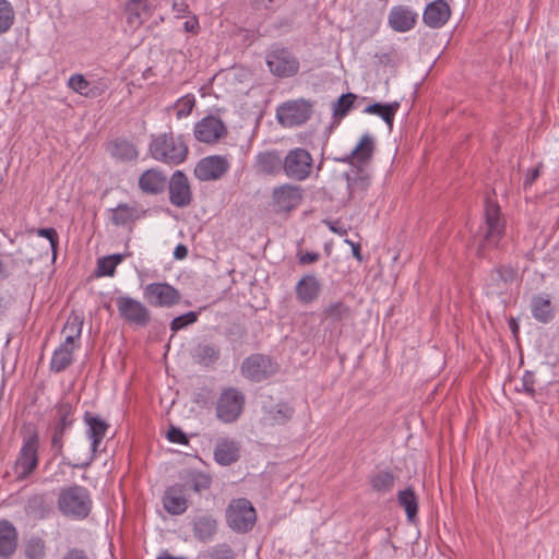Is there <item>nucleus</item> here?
Wrapping results in <instances>:
<instances>
[{
  "mask_svg": "<svg viewBox=\"0 0 559 559\" xmlns=\"http://www.w3.org/2000/svg\"><path fill=\"white\" fill-rule=\"evenodd\" d=\"M374 152V139L370 134H364L356 147L335 160L349 163L355 168L345 174L347 188L350 195L366 191L370 185L369 174L365 166L371 160Z\"/></svg>",
  "mask_w": 559,
  "mask_h": 559,
  "instance_id": "f257e3e1",
  "label": "nucleus"
},
{
  "mask_svg": "<svg viewBox=\"0 0 559 559\" xmlns=\"http://www.w3.org/2000/svg\"><path fill=\"white\" fill-rule=\"evenodd\" d=\"M506 231V222L501 216L497 202L486 199L484 224L473 235V245L478 257H485L486 252L496 248Z\"/></svg>",
  "mask_w": 559,
  "mask_h": 559,
  "instance_id": "f03ea898",
  "label": "nucleus"
},
{
  "mask_svg": "<svg viewBox=\"0 0 559 559\" xmlns=\"http://www.w3.org/2000/svg\"><path fill=\"white\" fill-rule=\"evenodd\" d=\"M150 153L156 160L168 165H179L187 158L188 145L181 136L163 133L152 140Z\"/></svg>",
  "mask_w": 559,
  "mask_h": 559,
  "instance_id": "7ed1b4c3",
  "label": "nucleus"
},
{
  "mask_svg": "<svg viewBox=\"0 0 559 559\" xmlns=\"http://www.w3.org/2000/svg\"><path fill=\"white\" fill-rule=\"evenodd\" d=\"M58 508L64 516L75 520L87 518L92 509L87 489L79 485L62 488L58 497Z\"/></svg>",
  "mask_w": 559,
  "mask_h": 559,
  "instance_id": "20e7f679",
  "label": "nucleus"
},
{
  "mask_svg": "<svg viewBox=\"0 0 559 559\" xmlns=\"http://www.w3.org/2000/svg\"><path fill=\"white\" fill-rule=\"evenodd\" d=\"M283 174L292 180L304 181L308 179L312 173L313 158L311 154L302 148L295 147L283 156Z\"/></svg>",
  "mask_w": 559,
  "mask_h": 559,
  "instance_id": "39448f33",
  "label": "nucleus"
},
{
  "mask_svg": "<svg viewBox=\"0 0 559 559\" xmlns=\"http://www.w3.org/2000/svg\"><path fill=\"white\" fill-rule=\"evenodd\" d=\"M226 519L230 528L239 533L250 531L255 523V510L245 498L233 500L227 510Z\"/></svg>",
  "mask_w": 559,
  "mask_h": 559,
  "instance_id": "423d86ee",
  "label": "nucleus"
},
{
  "mask_svg": "<svg viewBox=\"0 0 559 559\" xmlns=\"http://www.w3.org/2000/svg\"><path fill=\"white\" fill-rule=\"evenodd\" d=\"M245 403L243 393L236 388L223 390L216 402L217 418L225 424L236 421L242 414Z\"/></svg>",
  "mask_w": 559,
  "mask_h": 559,
  "instance_id": "0eeeda50",
  "label": "nucleus"
},
{
  "mask_svg": "<svg viewBox=\"0 0 559 559\" xmlns=\"http://www.w3.org/2000/svg\"><path fill=\"white\" fill-rule=\"evenodd\" d=\"M121 319L138 328H145L151 322L152 316L147 307L130 296H119L115 299Z\"/></svg>",
  "mask_w": 559,
  "mask_h": 559,
  "instance_id": "6e6552de",
  "label": "nucleus"
},
{
  "mask_svg": "<svg viewBox=\"0 0 559 559\" xmlns=\"http://www.w3.org/2000/svg\"><path fill=\"white\" fill-rule=\"evenodd\" d=\"M143 297L150 306L171 308L180 302L182 295L173 285L166 282H156L144 286Z\"/></svg>",
  "mask_w": 559,
  "mask_h": 559,
  "instance_id": "1a4fd4ad",
  "label": "nucleus"
},
{
  "mask_svg": "<svg viewBox=\"0 0 559 559\" xmlns=\"http://www.w3.org/2000/svg\"><path fill=\"white\" fill-rule=\"evenodd\" d=\"M39 437L36 432L23 440L20 454L15 461L14 469L17 478H27L38 465Z\"/></svg>",
  "mask_w": 559,
  "mask_h": 559,
  "instance_id": "9d476101",
  "label": "nucleus"
},
{
  "mask_svg": "<svg viewBox=\"0 0 559 559\" xmlns=\"http://www.w3.org/2000/svg\"><path fill=\"white\" fill-rule=\"evenodd\" d=\"M277 370V364L263 354H252L241 365L243 377L253 382L264 381L274 376Z\"/></svg>",
  "mask_w": 559,
  "mask_h": 559,
  "instance_id": "9b49d317",
  "label": "nucleus"
},
{
  "mask_svg": "<svg viewBox=\"0 0 559 559\" xmlns=\"http://www.w3.org/2000/svg\"><path fill=\"white\" fill-rule=\"evenodd\" d=\"M270 71L278 78H289L299 70V62L286 48L273 47L266 55Z\"/></svg>",
  "mask_w": 559,
  "mask_h": 559,
  "instance_id": "f8f14e48",
  "label": "nucleus"
},
{
  "mask_svg": "<svg viewBox=\"0 0 559 559\" xmlns=\"http://www.w3.org/2000/svg\"><path fill=\"white\" fill-rule=\"evenodd\" d=\"M312 105L305 99L286 102L277 108L276 116L284 127L305 123L311 116Z\"/></svg>",
  "mask_w": 559,
  "mask_h": 559,
  "instance_id": "ddd939ff",
  "label": "nucleus"
},
{
  "mask_svg": "<svg viewBox=\"0 0 559 559\" xmlns=\"http://www.w3.org/2000/svg\"><path fill=\"white\" fill-rule=\"evenodd\" d=\"M302 188L293 183H284L272 191V206L276 213L292 212L302 200Z\"/></svg>",
  "mask_w": 559,
  "mask_h": 559,
  "instance_id": "4468645a",
  "label": "nucleus"
},
{
  "mask_svg": "<svg viewBox=\"0 0 559 559\" xmlns=\"http://www.w3.org/2000/svg\"><path fill=\"white\" fill-rule=\"evenodd\" d=\"M84 423L87 426L86 436L91 440V454L85 462L74 465V467L79 468H86L94 461L109 427L108 424L99 416L93 415L88 412L84 415Z\"/></svg>",
  "mask_w": 559,
  "mask_h": 559,
  "instance_id": "2eb2a0df",
  "label": "nucleus"
},
{
  "mask_svg": "<svg viewBox=\"0 0 559 559\" xmlns=\"http://www.w3.org/2000/svg\"><path fill=\"white\" fill-rule=\"evenodd\" d=\"M193 133L199 142L213 144L226 136L227 127L222 119L210 115L195 123Z\"/></svg>",
  "mask_w": 559,
  "mask_h": 559,
  "instance_id": "dca6fc26",
  "label": "nucleus"
},
{
  "mask_svg": "<svg viewBox=\"0 0 559 559\" xmlns=\"http://www.w3.org/2000/svg\"><path fill=\"white\" fill-rule=\"evenodd\" d=\"M230 168L225 156L212 155L202 158L195 166L194 175L201 181L221 179Z\"/></svg>",
  "mask_w": 559,
  "mask_h": 559,
  "instance_id": "f3484780",
  "label": "nucleus"
},
{
  "mask_svg": "<svg viewBox=\"0 0 559 559\" xmlns=\"http://www.w3.org/2000/svg\"><path fill=\"white\" fill-rule=\"evenodd\" d=\"M169 201L177 207H186L191 204L192 192L188 177L181 171L176 170L168 185Z\"/></svg>",
  "mask_w": 559,
  "mask_h": 559,
  "instance_id": "a211bd4d",
  "label": "nucleus"
},
{
  "mask_svg": "<svg viewBox=\"0 0 559 559\" xmlns=\"http://www.w3.org/2000/svg\"><path fill=\"white\" fill-rule=\"evenodd\" d=\"M154 12L152 0H128L124 4L127 24L136 29L146 22Z\"/></svg>",
  "mask_w": 559,
  "mask_h": 559,
  "instance_id": "6ab92c4d",
  "label": "nucleus"
},
{
  "mask_svg": "<svg viewBox=\"0 0 559 559\" xmlns=\"http://www.w3.org/2000/svg\"><path fill=\"white\" fill-rule=\"evenodd\" d=\"M283 156L278 151H263L255 156L254 169L260 175L275 176L283 171Z\"/></svg>",
  "mask_w": 559,
  "mask_h": 559,
  "instance_id": "aec40b11",
  "label": "nucleus"
},
{
  "mask_svg": "<svg viewBox=\"0 0 559 559\" xmlns=\"http://www.w3.org/2000/svg\"><path fill=\"white\" fill-rule=\"evenodd\" d=\"M163 506L165 510L173 515H179L188 509V499L182 485L168 487L163 496Z\"/></svg>",
  "mask_w": 559,
  "mask_h": 559,
  "instance_id": "412c9836",
  "label": "nucleus"
},
{
  "mask_svg": "<svg viewBox=\"0 0 559 559\" xmlns=\"http://www.w3.org/2000/svg\"><path fill=\"white\" fill-rule=\"evenodd\" d=\"M321 283L312 274L302 276L295 287L296 298L302 305H309L316 301L321 294Z\"/></svg>",
  "mask_w": 559,
  "mask_h": 559,
  "instance_id": "4be33fe9",
  "label": "nucleus"
},
{
  "mask_svg": "<svg viewBox=\"0 0 559 559\" xmlns=\"http://www.w3.org/2000/svg\"><path fill=\"white\" fill-rule=\"evenodd\" d=\"M450 15L449 4L444 0H436L426 7L423 20L427 26L439 28L448 22Z\"/></svg>",
  "mask_w": 559,
  "mask_h": 559,
  "instance_id": "5701e85b",
  "label": "nucleus"
},
{
  "mask_svg": "<svg viewBox=\"0 0 559 559\" xmlns=\"http://www.w3.org/2000/svg\"><path fill=\"white\" fill-rule=\"evenodd\" d=\"M417 14L404 5L391 9L388 17L389 25L395 32L404 33L415 26Z\"/></svg>",
  "mask_w": 559,
  "mask_h": 559,
  "instance_id": "b1692460",
  "label": "nucleus"
},
{
  "mask_svg": "<svg viewBox=\"0 0 559 559\" xmlns=\"http://www.w3.org/2000/svg\"><path fill=\"white\" fill-rule=\"evenodd\" d=\"M17 547V532L14 525L7 521H0V558L9 559Z\"/></svg>",
  "mask_w": 559,
  "mask_h": 559,
  "instance_id": "393cba45",
  "label": "nucleus"
},
{
  "mask_svg": "<svg viewBox=\"0 0 559 559\" xmlns=\"http://www.w3.org/2000/svg\"><path fill=\"white\" fill-rule=\"evenodd\" d=\"M215 461L223 466L237 462L240 457V447L231 439L218 440L214 450Z\"/></svg>",
  "mask_w": 559,
  "mask_h": 559,
  "instance_id": "a878e982",
  "label": "nucleus"
},
{
  "mask_svg": "<svg viewBox=\"0 0 559 559\" xmlns=\"http://www.w3.org/2000/svg\"><path fill=\"white\" fill-rule=\"evenodd\" d=\"M166 182V176L162 171L152 168L141 175L139 187L145 193L158 194L164 191Z\"/></svg>",
  "mask_w": 559,
  "mask_h": 559,
  "instance_id": "bb28decb",
  "label": "nucleus"
},
{
  "mask_svg": "<svg viewBox=\"0 0 559 559\" xmlns=\"http://www.w3.org/2000/svg\"><path fill=\"white\" fill-rule=\"evenodd\" d=\"M217 532V521L210 515L198 516L193 522L194 537L202 542L211 540Z\"/></svg>",
  "mask_w": 559,
  "mask_h": 559,
  "instance_id": "cd10ccee",
  "label": "nucleus"
},
{
  "mask_svg": "<svg viewBox=\"0 0 559 559\" xmlns=\"http://www.w3.org/2000/svg\"><path fill=\"white\" fill-rule=\"evenodd\" d=\"M74 348V346L61 343L52 354L50 370L56 373L66 370L73 362Z\"/></svg>",
  "mask_w": 559,
  "mask_h": 559,
  "instance_id": "c85d7f7f",
  "label": "nucleus"
},
{
  "mask_svg": "<svg viewBox=\"0 0 559 559\" xmlns=\"http://www.w3.org/2000/svg\"><path fill=\"white\" fill-rule=\"evenodd\" d=\"M144 211L129 204H119L112 210L111 222L116 226H123L140 219L144 215Z\"/></svg>",
  "mask_w": 559,
  "mask_h": 559,
  "instance_id": "c756f323",
  "label": "nucleus"
},
{
  "mask_svg": "<svg viewBox=\"0 0 559 559\" xmlns=\"http://www.w3.org/2000/svg\"><path fill=\"white\" fill-rule=\"evenodd\" d=\"M532 314L542 323L549 322L554 318V308L550 299L542 295L535 296L532 299Z\"/></svg>",
  "mask_w": 559,
  "mask_h": 559,
  "instance_id": "7c9ffc66",
  "label": "nucleus"
},
{
  "mask_svg": "<svg viewBox=\"0 0 559 559\" xmlns=\"http://www.w3.org/2000/svg\"><path fill=\"white\" fill-rule=\"evenodd\" d=\"M294 414V408L287 403H277L265 411L264 420L271 425H284Z\"/></svg>",
  "mask_w": 559,
  "mask_h": 559,
  "instance_id": "2f4dec72",
  "label": "nucleus"
},
{
  "mask_svg": "<svg viewBox=\"0 0 559 559\" xmlns=\"http://www.w3.org/2000/svg\"><path fill=\"white\" fill-rule=\"evenodd\" d=\"M68 86L75 93L85 97H97L99 96L106 86L99 88L97 86H91L90 82L82 74H73L68 81Z\"/></svg>",
  "mask_w": 559,
  "mask_h": 559,
  "instance_id": "473e14b6",
  "label": "nucleus"
},
{
  "mask_svg": "<svg viewBox=\"0 0 559 559\" xmlns=\"http://www.w3.org/2000/svg\"><path fill=\"white\" fill-rule=\"evenodd\" d=\"M108 150L112 157L122 162L133 160L138 157L136 147L127 140L112 141Z\"/></svg>",
  "mask_w": 559,
  "mask_h": 559,
  "instance_id": "72a5a7b5",
  "label": "nucleus"
},
{
  "mask_svg": "<svg viewBox=\"0 0 559 559\" xmlns=\"http://www.w3.org/2000/svg\"><path fill=\"white\" fill-rule=\"evenodd\" d=\"M399 108L400 104L397 102L388 104L374 103L366 107L364 111L381 117L389 128H392L394 117Z\"/></svg>",
  "mask_w": 559,
  "mask_h": 559,
  "instance_id": "f704fd0d",
  "label": "nucleus"
},
{
  "mask_svg": "<svg viewBox=\"0 0 559 559\" xmlns=\"http://www.w3.org/2000/svg\"><path fill=\"white\" fill-rule=\"evenodd\" d=\"M82 326L83 319L76 314L70 316L62 330L66 334L63 343L75 347V341L81 336Z\"/></svg>",
  "mask_w": 559,
  "mask_h": 559,
  "instance_id": "c9c22d12",
  "label": "nucleus"
},
{
  "mask_svg": "<svg viewBox=\"0 0 559 559\" xmlns=\"http://www.w3.org/2000/svg\"><path fill=\"white\" fill-rule=\"evenodd\" d=\"M73 406L68 401H61L56 407L57 423L53 428H61V431L69 429L72 426Z\"/></svg>",
  "mask_w": 559,
  "mask_h": 559,
  "instance_id": "e433bc0d",
  "label": "nucleus"
},
{
  "mask_svg": "<svg viewBox=\"0 0 559 559\" xmlns=\"http://www.w3.org/2000/svg\"><path fill=\"white\" fill-rule=\"evenodd\" d=\"M323 316L332 322H341L352 317V309L342 301L330 304L324 310Z\"/></svg>",
  "mask_w": 559,
  "mask_h": 559,
  "instance_id": "4c0bfd02",
  "label": "nucleus"
},
{
  "mask_svg": "<svg viewBox=\"0 0 559 559\" xmlns=\"http://www.w3.org/2000/svg\"><path fill=\"white\" fill-rule=\"evenodd\" d=\"M356 98L357 96L353 93L341 95L332 105L334 120L340 121L346 117L353 108Z\"/></svg>",
  "mask_w": 559,
  "mask_h": 559,
  "instance_id": "58836bf2",
  "label": "nucleus"
},
{
  "mask_svg": "<svg viewBox=\"0 0 559 559\" xmlns=\"http://www.w3.org/2000/svg\"><path fill=\"white\" fill-rule=\"evenodd\" d=\"M399 503L404 508L407 519L413 521L418 511L417 497L413 489L407 488L399 492Z\"/></svg>",
  "mask_w": 559,
  "mask_h": 559,
  "instance_id": "ea45409f",
  "label": "nucleus"
},
{
  "mask_svg": "<svg viewBox=\"0 0 559 559\" xmlns=\"http://www.w3.org/2000/svg\"><path fill=\"white\" fill-rule=\"evenodd\" d=\"M194 357L199 364L210 366L218 359L219 349L213 344H199Z\"/></svg>",
  "mask_w": 559,
  "mask_h": 559,
  "instance_id": "a19ab883",
  "label": "nucleus"
},
{
  "mask_svg": "<svg viewBox=\"0 0 559 559\" xmlns=\"http://www.w3.org/2000/svg\"><path fill=\"white\" fill-rule=\"evenodd\" d=\"M395 477L389 471H380L370 478V485L378 492H389L394 486Z\"/></svg>",
  "mask_w": 559,
  "mask_h": 559,
  "instance_id": "79ce46f5",
  "label": "nucleus"
},
{
  "mask_svg": "<svg viewBox=\"0 0 559 559\" xmlns=\"http://www.w3.org/2000/svg\"><path fill=\"white\" fill-rule=\"evenodd\" d=\"M26 513L38 519L45 518L49 512V506L44 495H35L27 500Z\"/></svg>",
  "mask_w": 559,
  "mask_h": 559,
  "instance_id": "37998d69",
  "label": "nucleus"
},
{
  "mask_svg": "<svg viewBox=\"0 0 559 559\" xmlns=\"http://www.w3.org/2000/svg\"><path fill=\"white\" fill-rule=\"evenodd\" d=\"M198 559H236V554L227 544H218L202 551Z\"/></svg>",
  "mask_w": 559,
  "mask_h": 559,
  "instance_id": "c03bdc74",
  "label": "nucleus"
},
{
  "mask_svg": "<svg viewBox=\"0 0 559 559\" xmlns=\"http://www.w3.org/2000/svg\"><path fill=\"white\" fill-rule=\"evenodd\" d=\"M124 259L123 254H112L100 258L97 262V275L98 276H112L116 267Z\"/></svg>",
  "mask_w": 559,
  "mask_h": 559,
  "instance_id": "a18cd8bd",
  "label": "nucleus"
},
{
  "mask_svg": "<svg viewBox=\"0 0 559 559\" xmlns=\"http://www.w3.org/2000/svg\"><path fill=\"white\" fill-rule=\"evenodd\" d=\"M516 277V271L510 266H500L491 272L490 278L499 289L503 288L508 283H511Z\"/></svg>",
  "mask_w": 559,
  "mask_h": 559,
  "instance_id": "49530a36",
  "label": "nucleus"
},
{
  "mask_svg": "<svg viewBox=\"0 0 559 559\" xmlns=\"http://www.w3.org/2000/svg\"><path fill=\"white\" fill-rule=\"evenodd\" d=\"M27 559H44L46 555L45 542L39 537L31 538L24 549Z\"/></svg>",
  "mask_w": 559,
  "mask_h": 559,
  "instance_id": "de8ad7c7",
  "label": "nucleus"
},
{
  "mask_svg": "<svg viewBox=\"0 0 559 559\" xmlns=\"http://www.w3.org/2000/svg\"><path fill=\"white\" fill-rule=\"evenodd\" d=\"M14 22V11L11 3L0 0V34L8 32Z\"/></svg>",
  "mask_w": 559,
  "mask_h": 559,
  "instance_id": "09e8293b",
  "label": "nucleus"
},
{
  "mask_svg": "<svg viewBox=\"0 0 559 559\" xmlns=\"http://www.w3.org/2000/svg\"><path fill=\"white\" fill-rule=\"evenodd\" d=\"M195 105V97L192 94H187L180 97L176 104V116L178 119L188 117Z\"/></svg>",
  "mask_w": 559,
  "mask_h": 559,
  "instance_id": "8fccbe9b",
  "label": "nucleus"
},
{
  "mask_svg": "<svg viewBox=\"0 0 559 559\" xmlns=\"http://www.w3.org/2000/svg\"><path fill=\"white\" fill-rule=\"evenodd\" d=\"M198 312L189 311L182 316L176 317L170 322V331L173 334L177 333L178 331L195 323L198 321Z\"/></svg>",
  "mask_w": 559,
  "mask_h": 559,
  "instance_id": "3c124183",
  "label": "nucleus"
},
{
  "mask_svg": "<svg viewBox=\"0 0 559 559\" xmlns=\"http://www.w3.org/2000/svg\"><path fill=\"white\" fill-rule=\"evenodd\" d=\"M379 64L383 67H394L399 62V53L394 48L381 51L374 55Z\"/></svg>",
  "mask_w": 559,
  "mask_h": 559,
  "instance_id": "603ef678",
  "label": "nucleus"
},
{
  "mask_svg": "<svg viewBox=\"0 0 559 559\" xmlns=\"http://www.w3.org/2000/svg\"><path fill=\"white\" fill-rule=\"evenodd\" d=\"M36 233L39 237H44L49 240V243H50V247L52 250V254H53V259H55L56 254H57V248L59 245V236H58L57 230L52 227H48V228H39V229H37Z\"/></svg>",
  "mask_w": 559,
  "mask_h": 559,
  "instance_id": "864d4df0",
  "label": "nucleus"
},
{
  "mask_svg": "<svg viewBox=\"0 0 559 559\" xmlns=\"http://www.w3.org/2000/svg\"><path fill=\"white\" fill-rule=\"evenodd\" d=\"M211 485V478L202 473L194 474L191 478V488L195 492H200L204 489H207Z\"/></svg>",
  "mask_w": 559,
  "mask_h": 559,
  "instance_id": "5fc2aeb1",
  "label": "nucleus"
},
{
  "mask_svg": "<svg viewBox=\"0 0 559 559\" xmlns=\"http://www.w3.org/2000/svg\"><path fill=\"white\" fill-rule=\"evenodd\" d=\"M60 559H91L87 551L80 547H69Z\"/></svg>",
  "mask_w": 559,
  "mask_h": 559,
  "instance_id": "6e6d98bb",
  "label": "nucleus"
},
{
  "mask_svg": "<svg viewBox=\"0 0 559 559\" xmlns=\"http://www.w3.org/2000/svg\"><path fill=\"white\" fill-rule=\"evenodd\" d=\"M167 438L170 442L179 443V444H187L188 438L185 435V432L177 428V427H170V429L167 432Z\"/></svg>",
  "mask_w": 559,
  "mask_h": 559,
  "instance_id": "4d7b16f0",
  "label": "nucleus"
},
{
  "mask_svg": "<svg viewBox=\"0 0 559 559\" xmlns=\"http://www.w3.org/2000/svg\"><path fill=\"white\" fill-rule=\"evenodd\" d=\"M63 435H64V431H61V428H53V433H52V438H51V447L58 453H61V451H62V447H63L62 438H63Z\"/></svg>",
  "mask_w": 559,
  "mask_h": 559,
  "instance_id": "13d9d810",
  "label": "nucleus"
},
{
  "mask_svg": "<svg viewBox=\"0 0 559 559\" xmlns=\"http://www.w3.org/2000/svg\"><path fill=\"white\" fill-rule=\"evenodd\" d=\"M522 385L523 390L530 394L531 396H534L535 390H534V374L532 372L526 371L522 378Z\"/></svg>",
  "mask_w": 559,
  "mask_h": 559,
  "instance_id": "bf43d9fd",
  "label": "nucleus"
},
{
  "mask_svg": "<svg viewBox=\"0 0 559 559\" xmlns=\"http://www.w3.org/2000/svg\"><path fill=\"white\" fill-rule=\"evenodd\" d=\"M173 11H174L176 17H178V19L183 17L190 13L189 5L185 1L174 2Z\"/></svg>",
  "mask_w": 559,
  "mask_h": 559,
  "instance_id": "052dcab7",
  "label": "nucleus"
},
{
  "mask_svg": "<svg viewBox=\"0 0 559 559\" xmlns=\"http://www.w3.org/2000/svg\"><path fill=\"white\" fill-rule=\"evenodd\" d=\"M320 254L318 252H306L298 255L299 263L302 265L314 263L319 260Z\"/></svg>",
  "mask_w": 559,
  "mask_h": 559,
  "instance_id": "680f3d73",
  "label": "nucleus"
},
{
  "mask_svg": "<svg viewBox=\"0 0 559 559\" xmlns=\"http://www.w3.org/2000/svg\"><path fill=\"white\" fill-rule=\"evenodd\" d=\"M183 28L188 33H198L199 29V21L195 16H192L190 20H187L183 23Z\"/></svg>",
  "mask_w": 559,
  "mask_h": 559,
  "instance_id": "e2e57ef3",
  "label": "nucleus"
},
{
  "mask_svg": "<svg viewBox=\"0 0 559 559\" xmlns=\"http://www.w3.org/2000/svg\"><path fill=\"white\" fill-rule=\"evenodd\" d=\"M274 0H251V5L254 10H267Z\"/></svg>",
  "mask_w": 559,
  "mask_h": 559,
  "instance_id": "0e129e2a",
  "label": "nucleus"
},
{
  "mask_svg": "<svg viewBox=\"0 0 559 559\" xmlns=\"http://www.w3.org/2000/svg\"><path fill=\"white\" fill-rule=\"evenodd\" d=\"M539 176V166L530 170V173L526 175V178L524 180V187H528L533 185V182L538 178Z\"/></svg>",
  "mask_w": 559,
  "mask_h": 559,
  "instance_id": "69168bd1",
  "label": "nucleus"
},
{
  "mask_svg": "<svg viewBox=\"0 0 559 559\" xmlns=\"http://www.w3.org/2000/svg\"><path fill=\"white\" fill-rule=\"evenodd\" d=\"M174 255L176 259H185L188 255V248L185 245H178L175 248Z\"/></svg>",
  "mask_w": 559,
  "mask_h": 559,
  "instance_id": "338daca9",
  "label": "nucleus"
},
{
  "mask_svg": "<svg viewBox=\"0 0 559 559\" xmlns=\"http://www.w3.org/2000/svg\"><path fill=\"white\" fill-rule=\"evenodd\" d=\"M346 242L350 245L352 250H353V255H354L358 261H362V257H361V253H360V245H359V243H355V242L349 241V240H346Z\"/></svg>",
  "mask_w": 559,
  "mask_h": 559,
  "instance_id": "774afa93",
  "label": "nucleus"
}]
</instances>
